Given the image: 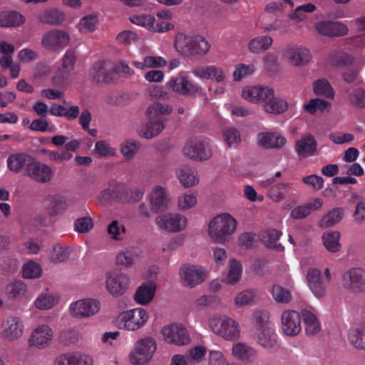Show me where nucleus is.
<instances>
[{
  "instance_id": "obj_1",
  "label": "nucleus",
  "mask_w": 365,
  "mask_h": 365,
  "mask_svg": "<svg viewBox=\"0 0 365 365\" xmlns=\"http://www.w3.org/2000/svg\"><path fill=\"white\" fill-rule=\"evenodd\" d=\"M237 220L225 213L214 217L209 224V235L216 243L224 244L235 232Z\"/></svg>"
},
{
  "instance_id": "obj_2",
  "label": "nucleus",
  "mask_w": 365,
  "mask_h": 365,
  "mask_svg": "<svg viewBox=\"0 0 365 365\" xmlns=\"http://www.w3.org/2000/svg\"><path fill=\"white\" fill-rule=\"evenodd\" d=\"M209 327L215 334L226 340L235 341L240 336L238 323L226 316L212 317L209 320Z\"/></svg>"
},
{
  "instance_id": "obj_3",
  "label": "nucleus",
  "mask_w": 365,
  "mask_h": 365,
  "mask_svg": "<svg viewBox=\"0 0 365 365\" xmlns=\"http://www.w3.org/2000/svg\"><path fill=\"white\" fill-rule=\"evenodd\" d=\"M130 283V277L120 269L115 268L106 272V289L113 297L123 295Z\"/></svg>"
},
{
  "instance_id": "obj_4",
  "label": "nucleus",
  "mask_w": 365,
  "mask_h": 365,
  "mask_svg": "<svg viewBox=\"0 0 365 365\" xmlns=\"http://www.w3.org/2000/svg\"><path fill=\"white\" fill-rule=\"evenodd\" d=\"M178 50L186 56L204 55L210 50V45L206 39L200 35L184 36L178 39L175 43Z\"/></svg>"
},
{
  "instance_id": "obj_5",
  "label": "nucleus",
  "mask_w": 365,
  "mask_h": 365,
  "mask_svg": "<svg viewBox=\"0 0 365 365\" xmlns=\"http://www.w3.org/2000/svg\"><path fill=\"white\" fill-rule=\"evenodd\" d=\"M157 349V344L152 337H145L138 340L134 351L130 354V361L134 365H143L148 361Z\"/></svg>"
},
{
  "instance_id": "obj_6",
  "label": "nucleus",
  "mask_w": 365,
  "mask_h": 365,
  "mask_svg": "<svg viewBox=\"0 0 365 365\" xmlns=\"http://www.w3.org/2000/svg\"><path fill=\"white\" fill-rule=\"evenodd\" d=\"M148 319L145 310L138 308L120 313L116 319V323L120 328L134 331L142 327Z\"/></svg>"
},
{
  "instance_id": "obj_7",
  "label": "nucleus",
  "mask_w": 365,
  "mask_h": 365,
  "mask_svg": "<svg viewBox=\"0 0 365 365\" xmlns=\"http://www.w3.org/2000/svg\"><path fill=\"white\" fill-rule=\"evenodd\" d=\"M71 41L68 33L63 29H51L43 34L42 46L49 51H57L66 47Z\"/></svg>"
},
{
  "instance_id": "obj_8",
  "label": "nucleus",
  "mask_w": 365,
  "mask_h": 365,
  "mask_svg": "<svg viewBox=\"0 0 365 365\" xmlns=\"http://www.w3.org/2000/svg\"><path fill=\"white\" fill-rule=\"evenodd\" d=\"M344 289L353 293H365V270L351 268L342 276Z\"/></svg>"
},
{
  "instance_id": "obj_9",
  "label": "nucleus",
  "mask_w": 365,
  "mask_h": 365,
  "mask_svg": "<svg viewBox=\"0 0 365 365\" xmlns=\"http://www.w3.org/2000/svg\"><path fill=\"white\" fill-rule=\"evenodd\" d=\"M179 274L182 285L190 288L201 284L206 278L205 272L200 267L190 264L182 265Z\"/></svg>"
},
{
  "instance_id": "obj_10",
  "label": "nucleus",
  "mask_w": 365,
  "mask_h": 365,
  "mask_svg": "<svg viewBox=\"0 0 365 365\" xmlns=\"http://www.w3.org/2000/svg\"><path fill=\"white\" fill-rule=\"evenodd\" d=\"M162 333L165 341L170 344L182 346L188 344L190 341L189 334L182 324H173L165 327Z\"/></svg>"
},
{
  "instance_id": "obj_11",
  "label": "nucleus",
  "mask_w": 365,
  "mask_h": 365,
  "mask_svg": "<svg viewBox=\"0 0 365 365\" xmlns=\"http://www.w3.org/2000/svg\"><path fill=\"white\" fill-rule=\"evenodd\" d=\"M150 204L153 213L163 212L169 209L171 199L165 188L155 186L149 195Z\"/></svg>"
},
{
  "instance_id": "obj_12",
  "label": "nucleus",
  "mask_w": 365,
  "mask_h": 365,
  "mask_svg": "<svg viewBox=\"0 0 365 365\" xmlns=\"http://www.w3.org/2000/svg\"><path fill=\"white\" fill-rule=\"evenodd\" d=\"M26 175L38 183H46L51 180L53 173L52 168L34 158L31 165L26 169Z\"/></svg>"
},
{
  "instance_id": "obj_13",
  "label": "nucleus",
  "mask_w": 365,
  "mask_h": 365,
  "mask_svg": "<svg viewBox=\"0 0 365 365\" xmlns=\"http://www.w3.org/2000/svg\"><path fill=\"white\" fill-rule=\"evenodd\" d=\"M155 221L159 227L173 232L184 230L187 222L185 216L177 213L159 215Z\"/></svg>"
},
{
  "instance_id": "obj_14",
  "label": "nucleus",
  "mask_w": 365,
  "mask_h": 365,
  "mask_svg": "<svg viewBox=\"0 0 365 365\" xmlns=\"http://www.w3.org/2000/svg\"><path fill=\"white\" fill-rule=\"evenodd\" d=\"M168 86L174 92L183 96H195L201 91V88L191 83L186 76L173 78Z\"/></svg>"
},
{
  "instance_id": "obj_15",
  "label": "nucleus",
  "mask_w": 365,
  "mask_h": 365,
  "mask_svg": "<svg viewBox=\"0 0 365 365\" xmlns=\"http://www.w3.org/2000/svg\"><path fill=\"white\" fill-rule=\"evenodd\" d=\"M99 310L100 302L92 299L78 300L70 307L71 314L78 317H88L96 314Z\"/></svg>"
},
{
  "instance_id": "obj_16",
  "label": "nucleus",
  "mask_w": 365,
  "mask_h": 365,
  "mask_svg": "<svg viewBox=\"0 0 365 365\" xmlns=\"http://www.w3.org/2000/svg\"><path fill=\"white\" fill-rule=\"evenodd\" d=\"M301 317L297 312L287 310L282 315V328L287 336H296L301 329Z\"/></svg>"
},
{
  "instance_id": "obj_17",
  "label": "nucleus",
  "mask_w": 365,
  "mask_h": 365,
  "mask_svg": "<svg viewBox=\"0 0 365 365\" xmlns=\"http://www.w3.org/2000/svg\"><path fill=\"white\" fill-rule=\"evenodd\" d=\"M257 144L265 149L279 150L286 143V138L277 132H261L257 136Z\"/></svg>"
},
{
  "instance_id": "obj_18",
  "label": "nucleus",
  "mask_w": 365,
  "mask_h": 365,
  "mask_svg": "<svg viewBox=\"0 0 365 365\" xmlns=\"http://www.w3.org/2000/svg\"><path fill=\"white\" fill-rule=\"evenodd\" d=\"M307 281L309 289L318 298L326 294L327 283L324 280V277L319 269L310 268L307 273Z\"/></svg>"
},
{
  "instance_id": "obj_19",
  "label": "nucleus",
  "mask_w": 365,
  "mask_h": 365,
  "mask_svg": "<svg viewBox=\"0 0 365 365\" xmlns=\"http://www.w3.org/2000/svg\"><path fill=\"white\" fill-rule=\"evenodd\" d=\"M185 155L191 159L206 160L212 155L210 148L202 142L190 141L183 148Z\"/></svg>"
},
{
  "instance_id": "obj_20",
  "label": "nucleus",
  "mask_w": 365,
  "mask_h": 365,
  "mask_svg": "<svg viewBox=\"0 0 365 365\" xmlns=\"http://www.w3.org/2000/svg\"><path fill=\"white\" fill-rule=\"evenodd\" d=\"M252 336L260 346L267 350L275 352L278 349L276 334L272 328L252 331Z\"/></svg>"
},
{
  "instance_id": "obj_21",
  "label": "nucleus",
  "mask_w": 365,
  "mask_h": 365,
  "mask_svg": "<svg viewBox=\"0 0 365 365\" xmlns=\"http://www.w3.org/2000/svg\"><path fill=\"white\" fill-rule=\"evenodd\" d=\"M315 28L319 34L327 36H343L348 34L347 26L338 21H319Z\"/></svg>"
},
{
  "instance_id": "obj_22",
  "label": "nucleus",
  "mask_w": 365,
  "mask_h": 365,
  "mask_svg": "<svg viewBox=\"0 0 365 365\" xmlns=\"http://www.w3.org/2000/svg\"><path fill=\"white\" fill-rule=\"evenodd\" d=\"M34 157L25 153L11 154L7 159V165L9 170L14 173H19L31 165ZM26 173H24L25 174Z\"/></svg>"
},
{
  "instance_id": "obj_23",
  "label": "nucleus",
  "mask_w": 365,
  "mask_h": 365,
  "mask_svg": "<svg viewBox=\"0 0 365 365\" xmlns=\"http://www.w3.org/2000/svg\"><path fill=\"white\" fill-rule=\"evenodd\" d=\"M53 337L51 329L46 324L38 326L34 330L30 339V345L37 348H43L49 344Z\"/></svg>"
},
{
  "instance_id": "obj_24",
  "label": "nucleus",
  "mask_w": 365,
  "mask_h": 365,
  "mask_svg": "<svg viewBox=\"0 0 365 365\" xmlns=\"http://www.w3.org/2000/svg\"><path fill=\"white\" fill-rule=\"evenodd\" d=\"M93 360L87 355L80 352L66 353L58 356L54 365H92Z\"/></svg>"
},
{
  "instance_id": "obj_25",
  "label": "nucleus",
  "mask_w": 365,
  "mask_h": 365,
  "mask_svg": "<svg viewBox=\"0 0 365 365\" xmlns=\"http://www.w3.org/2000/svg\"><path fill=\"white\" fill-rule=\"evenodd\" d=\"M90 76L92 82L96 83H109L113 80V69L106 68V62L103 61L96 63L90 71Z\"/></svg>"
},
{
  "instance_id": "obj_26",
  "label": "nucleus",
  "mask_w": 365,
  "mask_h": 365,
  "mask_svg": "<svg viewBox=\"0 0 365 365\" xmlns=\"http://www.w3.org/2000/svg\"><path fill=\"white\" fill-rule=\"evenodd\" d=\"M165 128V121L161 120H150L143 123L138 129L139 136L152 139L160 135Z\"/></svg>"
},
{
  "instance_id": "obj_27",
  "label": "nucleus",
  "mask_w": 365,
  "mask_h": 365,
  "mask_svg": "<svg viewBox=\"0 0 365 365\" xmlns=\"http://www.w3.org/2000/svg\"><path fill=\"white\" fill-rule=\"evenodd\" d=\"M192 72L195 76L200 78H215L217 83H223L226 79L223 70L215 66L195 67Z\"/></svg>"
},
{
  "instance_id": "obj_28",
  "label": "nucleus",
  "mask_w": 365,
  "mask_h": 365,
  "mask_svg": "<svg viewBox=\"0 0 365 365\" xmlns=\"http://www.w3.org/2000/svg\"><path fill=\"white\" fill-rule=\"evenodd\" d=\"M267 96V98H264L263 101L265 112L272 114H280L287 110L288 104L287 101L275 97L272 88H270V94Z\"/></svg>"
},
{
  "instance_id": "obj_29",
  "label": "nucleus",
  "mask_w": 365,
  "mask_h": 365,
  "mask_svg": "<svg viewBox=\"0 0 365 365\" xmlns=\"http://www.w3.org/2000/svg\"><path fill=\"white\" fill-rule=\"evenodd\" d=\"M317 143L310 133H306L296 142L295 150L300 156H310L317 151Z\"/></svg>"
},
{
  "instance_id": "obj_30",
  "label": "nucleus",
  "mask_w": 365,
  "mask_h": 365,
  "mask_svg": "<svg viewBox=\"0 0 365 365\" xmlns=\"http://www.w3.org/2000/svg\"><path fill=\"white\" fill-rule=\"evenodd\" d=\"M24 325L19 317H10L6 320V324L2 331L4 338L14 341L21 336Z\"/></svg>"
},
{
  "instance_id": "obj_31",
  "label": "nucleus",
  "mask_w": 365,
  "mask_h": 365,
  "mask_svg": "<svg viewBox=\"0 0 365 365\" xmlns=\"http://www.w3.org/2000/svg\"><path fill=\"white\" fill-rule=\"evenodd\" d=\"M156 284L148 281L142 284L134 294V299L140 304L145 305L153 299L156 290Z\"/></svg>"
},
{
  "instance_id": "obj_32",
  "label": "nucleus",
  "mask_w": 365,
  "mask_h": 365,
  "mask_svg": "<svg viewBox=\"0 0 365 365\" xmlns=\"http://www.w3.org/2000/svg\"><path fill=\"white\" fill-rule=\"evenodd\" d=\"M289 63L294 66H302L311 60V53L305 48H291L287 51Z\"/></svg>"
},
{
  "instance_id": "obj_33",
  "label": "nucleus",
  "mask_w": 365,
  "mask_h": 365,
  "mask_svg": "<svg viewBox=\"0 0 365 365\" xmlns=\"http://www.w3.org/2000/svg\"><path fill=\"white\" fill-rule=\"evenodd\" d=\"M46 210L48 215L55 217L66 208L64 197L58 195H48L45 199Z\"/></svg>"
},
{
  "instance_id": "obj_34",
  "label": "nucleus",
  "mask_w": 365,
  "mask_h": 365,
  "mask_svg": "<svg viewBox=\"0 0 365 365\" xmlns=\"http://www.w3.org/2000/svg\"><path fill=\"white\" fill-rule=\"evenodd\" d=\"M270 88L261 86L247 87L242 91V97L250 102H263L264 98H267V95L270 94Z\"/></svg>"
},
{
  "instance_id": "obj_35",
  "label": "nucleus",
  "mask_w": 365,
  "mask_h": 365,
  "mask_svg": "<svg viewBox=\"0 0 365 365\" xmlns=\"http://www.w3.org/2000/svg\"><path fill=\"white\" fill-rule=\"evenodd\" d=\"M38 20L43 24L58 26L64 21L65 14L57 9H50L40 12Z\"/></svg>"
},
{
  "instance_id": "obj_36",
  "label": "nucleus",
  "mask_w": 365,
  "mask_h": 365,
  "mask_svg": "<svg viewBox=\"0 0 365 365\" xmlns=\"http://www.w3.org/2000/svg\"><path fill=\"white\" fill-rule=\"evenodd\" d=\"M282 232L276 229H268L263 231L261 235V241L267 247L274 249L277 251L284 250V247L278 242Z\"/></svg>"
},
{
  "instance_id": "obj_37",
  "label": "nucleus",
  "mask_w": 365,
  "mask_h": 365,
  "mask_svg": "<svg viewBox=\"0 0 365 365\" xmlns=\"http://www.w3.org/2000/svg\"><path fill=\"white\" fill-rule=\"evenodd\" d=\"M273 43L271 36H258L251 39L248 43V50L253 53H261L267 51Z\"/></svg>"
},
{
  "instance_id": "obj_38",
  "label": "nucleus",
  "mask_w": 365,
  "mask_h": 365,
  "mask_svg": "<svg viewBox=\"0 0 365 365\" xmlns=\"http://www.w3.org/2000/svg\"><path fill=\"white\" fill-rule=\"evenodd\" d=\"M322 206V200L315 198L313 201L304 205L297 206L292 210L291 215L294 219H302L308 216L312 212L319 209Z\"/></svg>"
},
{
  "instance_id": "obj_39",
  "label": "nucleus",
  "mask_w": 365,
  "mask_h": 365,
  "mask_svg": "<svg viewBox=\"0 0 365 365\" xmlns=\"http://www.w3.org/2000/svg\"><path fill=\"white\" fill-rule=\"evenodd\" d=\"M178 177L185 187H190L198 182L196 171L187 165H182L178 171Z\"/></svg>"
},
{
  "instance_id": "obj_40",
  "label": "nucleus",
  "mask_w": 365,
  "mask_h": 365,
  "mask_svg": "<svg viewBox=\"0 0 365 365\" xmlns=\"http://www.w3.org/2000/svg\"><path fill=\"white\" fill-rule=\"evenodd\" d=\"M232 351L235 357L242 361H250L256 356V351L252 347L242 342L235 344Z\"/></svg>"
},
{
  "instance_id": "obj_41",
  "label": "nucleus",
  "mask_w": 365,
  "mask_h": 365,
  "mask_svg": "<svg viewBox=\"0 0 365 365\" xmlns=\"http://www.w3.org/2000/svg\"><path fill=\"white\" fill-rule=\"evenodd\" d=\"M302 317L306 325L305 332L307 335L312 336L320 331V324L313 313L304 309L302 311Z\"/></svg>"
},
{
  "instance_id": "obj_42",
  "label": "nucleus",
  "mask_w": 365,
  "mask_h": 365,
  "mask_svg": "<svg viewBox=\"0 0 365 365\" xmlns=\"http://www.w3.org/2000/svg\"><path fill=\"white\" fill-rule=\"evenodd\" d=\"M24 17L16 11H2L0 13V26H18L24 23Z\"/></svg>"
},
{
  "instance_id": "obj_43",
  "label": "nucleus",
  "mask_w": 365,
  "mask_h": 365,
  "mask_svg": "<svg viewBox=\"0 0 365 365\" xmlns=\"http://www.w3.org/2000/svg\"><path fill=\"white\" fill-rule=\"evenodd\" d=\"M349 342L356 349L365 351V324H361L351 330Z\"/></svg>"
},
{
  "instance_id": "obj_44",
  "label": "nucleus",
  "mask_w": 365,
  "mask_h": 365,
  "mask_svg": "<svg viewBox=\"0 0 365 365\" xmlns=\"http://www.w3.org/2000/svg\"><path fill=\"white\" fill-rule=\"evenodd\" d=\"M340 233L337 231L325 232L322 236L323 244L326 249L331 252H339L341 249L339 243Z\"/></svg>"
},
{
  "instance_id": "obj_45",
  "label": "nucleus",
  "mask_w": 365,
  "mask_h": 365,
  "mask_svg": "<svg viewBox=\"0 0 365 365\" xmlns=\"http://www.w3.org/2000/svg\"><path fill=\"white\" fill-rule=\"evenodd\" d=\"M272 298L279 304H288L292 299L291 292L279 284H273L271 289Z\"/></svg>"
},
{
  "instance_id": "obj_46",
  "label": "nucleus",
  "mask_w": 365,
  "mask_h": 365,
  "mask_svg": "<svg viewBox=\"0 0 365 365\" xmlns=\"http://www.w3.org/2000/svg\"><path fill=\"white\" fill-rule=\"evenodd\" d=\"M344 211L341 207H335L330 210L321 220L322 226L329 227L339 223L344 217Z\"/></svg>"
},
{
  "instance_id": "obj_47",
  "label": "nucleus",
  "mask_w": 365,
  "mask_h": 365,
  "mask_svg": "<svg viewBox=\"0 0 365 365\" xmlns=\"http://www.w3.org/2000/svg\"><path fill=\"white\" fill-rule=\"evenodd\" d=\"M349 103L357 108L365 109V90L356 88L348 94Z\"/></svg>"
},
{
  "instance_id": "obj_48",
  "label": "nucleus",
  "mask_w": 365,
  "mask_h": 365,
  "mask_svg": "<svg viewBox=\"0 0 365 365\" xmlns=\"http://www.w3.org/2000/svg\"><path fill=\"white\" fill-rule=\"evenodd\" d=\"M313 88L317 95L324 96L329 98H334V91L327 80L320 79L314 81Z\"/></svg>"
},
{
  "instance_id": "obj_49",
  "label": "nucleus",
  "mask_w": 365,
  "mask_h": 365,
  "mask_svg": "<svg viewBox=\"0 0 365 365\" xmlns=\"http://www.w3.org/2000/svg\"><path fill=\"white\" fill-rule=\"evenodd\" d=\"M173 107L170 105H163L160 102H155L148 107L146 114L151 118L158 114L169 115L173 112Z\"/></svg>"
},
{
  "instance_id": "obj_50",
  "label": "nucleus",
  "mask_w": 365,
  "mask_h": 365,
  "mask_svg": "<svg viewBox=\"0 0 365 365\" xmlns=\"http://www.w3.org/2000/svg\"><path fill=\"white\" fill-rule=\"evenodd\" d=\"M255 324L252 331H259L263 329L269 328V313L265 311H256L252 316Z\"/></svg>"
},
{
  "instance_id": "obj_51",
  "label": "nucleus",
  "mask_w": 365,
  "mask_h": 365,
  "mask_svg": "<svg viewBox=\"0 0 365 365\" xmlns=\"http://www.w3.org/2000/svg\"><path fill=\"white\" fill-rule=\"evenodd\" d=\"M242 267L240 262L236 259L230 261V268L228 274L225 279L227 284H234L237 282L240 278Z\"/></svg>"
},
{
  "instance_id": "obj_52",
  "label": "nucleus",
  "mask_w": 365,
  "mask_h": 365,
  "mask_svg": "<svg viewBox=\"0 0 365 365\" xmlns=\"http://www.w3.org/2000/svg\"><path fill=\"white\" fill-rule=\"evenodd\" d=\"M329 60L332 65L343 66L352 63V57L344 51H334L329 55Z\"/></svg>"
},
{
  "instance_id": "obj_53",
  "label": "nucleus",
  "mask_w": 365,
  "mask_h": 365,
  "mask_svg": "<svg viewBox=\"0 0 365 365\" xmlns=\"http://www.w3.org/2000/svg\"><path fill=\"white\" fill-rule=\"evenodd\" d=\"M6 292L9 298L14 299L26 292V285L21 280H16L6 286Z\"/></svg>"
},
{
  "instance_id": "obj_54",
  "label": "nucleus",
  "mask_w": 365,
  "mask_h": 365,
  "mask_svg": "<svg viewBox=\"0 0 365 365\" xmlns=\"http://www.w3.org/2000/svg\"><path fill=\"white\" fill-rule=\"evenodd\" d=\"M223 136L226 143L230 148L237 147L241 141L240 132L233 127L224 129Z\"/></svg>"
},
{
  "instance_id": "obj_55",
  "label": "nucleus",
  "mask_w": 365,
  "mask_h": 365,
  "mask_svg": "<svg viewBox=\"0 0 365 365\" xmlns=\"http://www.w3.org/2000/svg\"><path fill=\"white\" fill-rule=\"evenodd\" d=\"M140 143L134 140H128L121 144V153L127 159H132L140 149Z\"/></svg>"
},
{
  "instance_id": "obj_56",
  "label": "nucleus",
  "mask_w": 365,
  "mask_h": 365,
  "mask_svg": "<svg viewBox=\"0 0 365 365\" xmlns=\"http://www.w3.org/2000/svg\"><path fill=\"white\" fill-rule=\"evenodd\" d=\"M41 267L39 264L29 261L23 268V276L27 279H36L41 275Z\"/></svg>"
},
{
  "instance_id": "obj_57",
  "label": "nucleus",
  "mask_w": 365,
  "mask_h": 365,
  "mask_svg": "<svg viewBox=\"0 0 365 365\" xmlns=\"http://www.w3.org/2000/svg\"><path fill=\"white\" fill-rule=\"evenodd\" d=\"M255 71L254 64L246 65L240 63L236 66L233 73L234 79L237 81L242 80L243 78L252 75Z\"/></svg>"
},
{
  "instance_id": "obj_58",
  "label": "nucleus",
  "mask_w": 365,
  "mask_h": 365,
  "mask_svg": "<svg viewBox=\"0 0 365 365\" xmlns=\"http://www.w3.org/2000/svg\"><path fill=\"white\" fill-rule=\"evenodd\" d=\"M289 187V184L281 182L271 187L269 190V195L274 202H279L285 198V194L282 192Z\"/></svg>"
},
{
  "instance_id": "obj_59",
  "label": "nucleus",
  "mask_w": 365,
  "mask_h": 365,
  "mask_svg": "<svg viewBox=\"0 0 365 365\" xmlns=\"http://www.w3.org/2000/svg\"><path fill=\"white\" fill-rule=\"evenodd\" d=\"M59 342L65 346L75 344L78 340V333L74 330L61 331L58 336Z\"/></svg>"
},
{
  "instance_id": "obj_60",
  "label": "nucleus",
  "mask_w": 365,
  "mask_h": 365,
  "mask_svg": "<svg viewBox=\"0 0 365 365\" xmlns=\"http://www.w3.org/2000/svg\"><path fill=\"white\" fill-rule=\"evenodd\" d=\"M75 230L79 233H86L93 227V219L90 217L78 218L74 224Z\"/></svg>"
},
{
  "instance_id": "obj_61",
  "label": "nucleus",
  "mask_w": 365,
  "mask_h": 365,
  "mask_svg": "<svg viewBox=\"0 0 365 365\" xmlns=\"http://www.w3.org/2000/svg\"><path fill=\"white\" fill-rule=\"evenodd\" d=\"M135 254L131 250L122 251L116 257L117 264L126 267L132 266L135 262Z\"/></svg>"
},
{
  "instance_id": "obj_62",
  "label": "nucleus",
  "mask_w": 365,
  "mask_h": 365,
  "mask_svg": "<svg viewBox=\"0 0 365 365\" xmlns=\"http://www.w3.org/2000/svg\"><path fill=\"white\" fill-rule=\"evenodd\" d=\"M197 198L194 194H184L179 197L178 207L180 210H188L195 205Z\"/></svg>"
},
{
  "instance_id": "obj_63",
  "label": "nucleus",
  "mask_w": 365,
  "mask_h": 365,
  "mask_svg": "<svg viewBox=\"0 0 365 365\" xmlns=\"http://www.w3.org/2000/svg\"><path fill=\"white\" fill-rule=\"evenodd\" d=\"M98 19L96 16L88 15L84 16L80 21L78 24L79 29L84 32H92L96 29Z\"/></svg>"
},
{
  "instance_id": "obj_64",
  "label": "nucleus",
  "mask_w": 365,
  "mask_h": 365,
  "mask_svg": "<svg viewBox=\"0 0 365 365\" xmlns=\"http://www.w3.org/2000/svg\"><path fill=\"white\" fill-rule=\"evenodd\" d=\"M68 257V252L66 250L58 245L53 247V251L50 255V259L54 263H58L65 261Z\"/></svg>"
}]
</instances>
